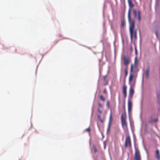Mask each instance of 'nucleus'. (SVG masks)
Returning a JSON list of instances; mask_svg holds the SVG:
<instances>
[{"label":"nucleus","instance_id":"f257e3e1","mask_svg":"<svg viewBox=\"0 0 160 160\" xmlns=\"http://www.w3.org/2000/svg\"><path fill=\"white\" fill-rule=\"evenodd\" d=\"M128 2L129 9L128 11V20L130 23L129 31L130 37L131 39L133 38L136 39L137 38V32L136 30H134L135 28L134 21L133 20H131L130 16L131 8L134 7V4L132 3V0H128Z\"/></svg>","mask_w":160,"mask_h":160},{"label":"nucleus","instance_id":"f03ea898","mask_svg":"<svg viewBox=\"0 0 160 160\" xmlns=\"http://www.w3.org/2000/svg\"><path fill=\"white\" fill-rule=\"evenodd\" d=\"M133 65L132 64L130 67V74L128 79V82L131 87H135L136 82V77L132 73Z\"/></svg>","mask_w":160,"mask_h":160},{"label":"nucleus","instance_id":"7ed1b4c3","mask_svg":"<svg viewBox=\"0 0 160 160\" xmlns=\"http://www.w3.org/2000/svg\"><path fill=\"white\" fill-rule=\"evenodd\" d=\"M124 146L125 148H127L128 147L130 148H131V142L130 137L129 135L126 136Z\"/></svg>","mask_w":160,"mask_h":160},{"label":"nucleus","instance_id":"20e7f679","mask_svg":"<svg viewBox=\"0 0 160 160\" xmlns=\"http://www.w3.org/2000/svg\"><path fill=\"white\" fill-rule=\"evenodd\" d=\"M134 159L135 160H141V157L139 150L136 148H135Z\"/></svg>","mask_w":160,"mask_h":160},{"label":"nucleus","instance_id":"39448f33","mask_svg":"<svg viewBox=\"0 0 160 160\" xmlns=\"http://www.w3.org/2000/svg\"><path fill=\"white\" fill-rule=\"evenodd\" d=\"M126 113L125 112L124 115L122 114L121 116V122L122 125V127H127V123L126 122Z\"/></svg>","mask_w":160,"mask_h":160},{"label":"nucleus","instance_id":"423d86ee","mask_svg":"<svg viewBox=\"0 0 160 160\" xmlns=\"http://www.w3.org/2000/svg\"><path fill=\"white\" fill-rule=\"evenodd\" d=\"M133 15L135 18H136L138 17V21L140 22L141 21V18L140 16V12L139 11H138V12L135 10H133Z\"/></svg>","mask_w":160,"mask_h":160},{"label":"nucleus","instance_id":"0eeeda50","mask_svg":"<svg viewBox=\"0 0 160 160\" xmlns=\"http://www.w3.org/2000/svg\"><path fill=\"white\" fill-rule=\"evenodd\" d=\"M127 87L126 86L125 84H124L122 87V92L125 98H126L127 97Z\"/></svg>","mask_w":160,"mask_h":160},{"label":"nucleus","instance_id":"6e6552de","mask_svg":"<svg viewBox=\"0 0 160 160\" xmlns=\"http://www.w3.org/2000/svg\"><path fill=\"white\" fill-rule=\"evenodd\" d=\"M130 59L126 57L124 58V64L125 66H128L130 61Z\"/></svg>","mask_w":160,"mask_h":160},{"label":"nucleus","instance_id":"1a4fd4ad","mask_svg":"<svg viewBox=\"0 0 160 160\" xmlns=\"http://www.w3.org/2000/svg\"><path fill=\"white\" fill-rule=\"evenodd\" d=\"M98 112L99 113V114L98 115V119L100 121L101 123H103L104 121V119H102L101 118L100 114H101L102 113V111L98 108Z\"/></svg>","mask_w":160,"mask_h":160},{"label":"nucleus","instance_id":"9d476101","mask_svg":"<svg viewBox=\"0 0 160 160\" xmlns=\"http://www.w3.org/2000/svg\"><path fill=\"white\" fill-rule=\"evenodd\" d=\"M132 108V101L129 100L128 102V112L129 113L131 112Z\"/></svg>","mask_w":160,"mask_h":160},{"label":"nucleus","instance_id":"9b49d317","mask_svg":"<svg viewBox=\"0 0 160 160\" xmlns=\"http://www.w3.org/2000/svg\"><path fill=\"white\" fill-rule=\"evenodd\" d=\"M134 87H131L130 86V90L129 92V95L131 96V97H132L134 92V91L133 89V88Z\"/></svg>","mask_w":160,"mask_h":160},{"label":"nucleus","instance_id":"f8f14e48","mask_svg":"<svg viewBox=\"0 0 160 160\" xmlns=\"http://www.w3.org/2000/svg\"><path fill=\"white\" fill-rule=\"evenodd\" d=\"M112 113H111L110 115V117H109V124L108 125V131H109V129H110V123H111V121H112Z\"/></svg>","mask_w":160,"mask_h":160},{"label":"nucleus","instance_id":"ddd939ff","mask_svg":"<svg viewBox=\"0 0 160 160\" xmlns=\"http://www.w3.org/2000/svg\"><path fill=\"white\" fill-rule=\"evenodd\" d=\"M156 157L159 160H160V156L159 155V151L158 150L156 149Z\"/></svg>","mask_w":160,"mask_h":160},{"label":"nucleus","instance_id":"4468645a","mask_svg":"<svg viewBox=\"0 0 160 160\" xmlns=\"http://www.w3.org/2000/svg\"><path fill=\"white\" fill-rule=\"evenodd\" d=\"M149 68L148 67L147 68L146 71L145 72V74H146V78H149Z\"/></svg>","mask_w":160,"mask_h":160},{"label":"nucleus","instance_id":"2eb2a0df","mask_svg":"<svg viewBox=\"0 0 160 160\" xmlns=\"http://www.w3.org/2000/svg\"><path fill=\"white\" fill-rule=\"evenodd\" d=\"M154 32L157 38H158V29L156 27L154 28Z\"/></svg>","mask_w":160,"mask_h":160},{"label":"nucleus","instance_id":"dca6fc26","mask_svg":"<svg viewBox=\"0 0 160 160\" xmlns=\"http://www.w3.org/2000/svg\"><path fill=\"white\" fill-rule=\"evenodd\" d=\"M107 77V76L105 75L103 77V81L105 82L104 85L106 86L108 84V81L106 80V78Z\"/></svg>","mask_w":160,"mask_h":160},{"label":"nucleus","instance_id":"f3484780","mask_svg":"<svg viewBox=\"0 0 160 160\" xmlns=\"http://www.w3.org/2000/svg\"><path fill=\"white\" fill-rule=\"evenodd\" d=\"M121 26L122 27H125V22L124 20H122L121 22Z\"/></svg>","mask_w":160,"mask_h":160},{"label":"nucleus","instance_id":"a211bd4d","mask_svg":"<svg viewBox=\"0 0 160 160\" xmlns=\"http://www.w3.org/2000/svg\"><path fill=\"white\" fill-rule=\"evenodd\" d=\"M124 71H125V77H126L127 76V75L128 74V69L127 67L125 69Z\"/></svg>","mask_w":160,"mask_h":160},{"label":"nucleus","instance_id":"6ab92c4d","mask_svg":"<svg viewBox=\"0 0 160 160\" xmlns=\"http://www.w3.org/2000/svg\"><path fill=\"white\" fill-rule=\"evenodd\" d=\"M99 98L102 101H104L105 100V98L102 95H101L99 96Z\"/></svg>","mask_w":160,"mask_h":160},{"label":"nucleus","instance_id":"aec40b11","mask_svg":"<svg viewBox=\"0 0 160 160\" xmlns=\"http://www.w3.org/2000/svg\"><path fill=\"white\" fill-rule=\"evenodd\" d=\"M93 148L94 152L95 153H96L97 152V148H96L94 146H93Z\"/></svg>","mask_w":160,"mask_h":160},{"label":"nucleus","instance_id":"412c9836","mask_svg":"<svg viewBox=\"0 0 160 160\" xmlns=\"http://www.w3.org/2000/svg\"><path fill=\"white\" fill-rule=\"evenodd\" d=\"M86 131L90 132V127L88 128L85 130Z\"/></svg>","mask_w":160,"mask_h":160},{"label":"nucleus","instance_id":"4be33fe9","mask_svg":"<svg viewBox=\"0 0 160 160\" xmlns=\"http://www.w3.org/2000/svg\"><path fill=\"white\" fill-rule=\"evenodd\" d=\"M98 106H99V108H102V105L101 103H100L99 102L98 103Z\"/></svg>","mask_w":160,"mask_h":160},{"label":"nucleus","instance_id":"5701e85b","mask_svg":"<svg viewBox=\"0 0 160 160\" xmlns=\"http://www.w3.org/2000/svg\"><path fill=\"white\" fill-rule=\"evenodd\" d=\"M123 108L124 110L125 111V112H126L125 111V102L124 103L123 105Z\"/></svg>","mask_w":160,"mask_h":160},{"label":"nucleus","instance_id":"b1692460","mask_svg":"<svg viewBox=\"0 0 160 160\" xmlns=\"http://www.w3.org/2000/svg\"><path fill=\"white\" fill-rule=\"evenodd\" d=\"M157 95L158 98H159L160 97V94L159 93H157Z\"/></svg>","mask_w":160,"mask_h":160},{"label":"nucleus","instance_id":"393cba45","mask_svg":"<svg viewBox=\"0 0 160 160\" xmlns=\"http://www.w3.org/2000/svg\"><path fill=\"white\" fill-rule=\"evenodd\" d=\"M109 105V102L108 101L107 102V106L108 107Z\"/></svg>","mask_w":160,"mask_h":160},{"label":"nucleus","instance_id":"a878e982","mask_svg":"<svg viewBox=\"0 0 160 160\" xmlns=\"http://www.w3.org/2000/svg\"><path fill=\"white\" fill-rule=\"evenodd\" d=\"M103 93H107V91L106 89H105L103 91Z\"/></svg>","mask_w":160,"mask_h":160},{"label":"nucleus","instance_id":"bb28decb","mask_svg":"<svg viewBox=\"0 0 160 160\" xmlns=\"http://www.w3.org/2000/svg\"><path fill=\"white\" fill-rule=\"evenodd\" d=\"M135 53L136 54H137V49L136 48H135Z\"/></svg>","mask_w":160,"mask_h":160},{"label":"nucleus","instance_id":"cd10ccee","mask_svg":"<svg viewBox=\"0 0 160 160\" xmlns=\"http://www.w3.org/2000/svg\"><path fill=\"white\" fill-rule=\"evenodd\" d=\"M136 61H137V57H136L135 58V63H136Z\"/></svg>","mask_w":160,"mask_h":160},{"label":"nucleus","instance_id":"c85d7f7f","mask_svg":"<svg viewBox=\"0 0 160 160\" xmlns=\"http://www.w3.org/2000/svg\"><path fill=\"white\" fill-rule=\"evenodd\" d=\"M157 120L156 119H155L154 120V122H157Z\"/></svg>","mask_w":160,"mask_h":160}]
</instances>
